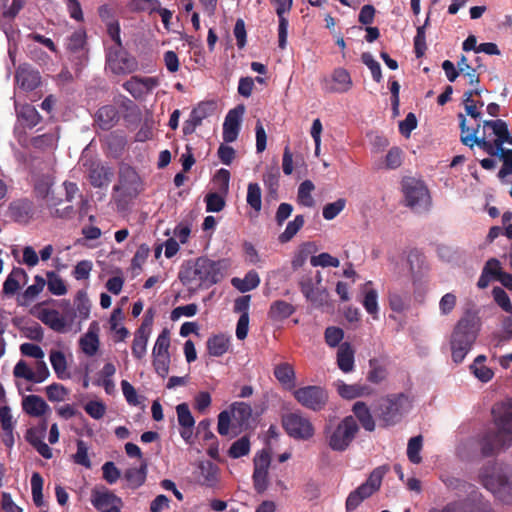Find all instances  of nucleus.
Wrapping results in <instances>:
<instances>
[{
    "label": "nucleus",
    "instance_id": "nucleus-18",
    "mask_svg": "<svg viewBox=\"0 0 512 512\" xmlns=\"http://www.w3.org/2000/svg\"><path fill=\"white\" fill-rule=\"evenodd\" d=\"M353 86V81L347 69L338 67L331 74V79H324L322 89L328 93H346Z\"/></svg>",
    "mask_w": 512,
    "mask_h": 512
},
{
    "label": "nucleus",
    "instance_id": "nucleus-28",
    "mask_svg": "<svg viewBox=\"0 0 512 512\" xmlns=\"http://www.w3.org/2000/svg\"><path fill=\"white\" fill-rule=\"evenodd\" d=\"M229 412L239 428L247 429L252 417V408L245 402H234L229 407Z\"/></svg>",
    "mask_w": 512,
    "mask_h": 512
},
{
    "label": "nucleus",
    "instance_id": "nucleus-12",
    "mask_svg": "<svg viewBox=\"0 0 512 512\" xmlns=\"http://www.w3.org/2000/svg\"><path fill=\"white\" fill-rule=\"evenodd\" d=\"M402 191L406 206L410 208L426 207L430 202L429 191L423 181L405 177L402 180Z\"/></svg>",
    "mask_w": 512,
    "mask_h": 512
},
{
    "label": "nucleus",
    "instance_id": "nucleus-5",
    "mask_svg": "<svg viewBox=\"0 0 512 512\" xmlns=\"http://www.w3.org/2000/svg\"><path fill=\"white\" fill-rule=\"evenodd\" d=\"M359 425L352 416L344 417L337 425L330 420L325 424L323 434L331 450L336 452L346 451L359 432Z\"/></svg>",
    "mask_w": 512,
    "mask_h": 512
},
{
    "label": "nucleus",
    "instance_id": "nucleus-54",
    "mask_svg": "<svg viewBox=\"0 0 512 512\" xmlns=\"http://www.w3.org/2000/svg\"><path fill=\"white\" fill-rule=\"evenodd\" d=\"M250 452V441L247 436H243L240 439L232 443L228 450V456L233 459H238L242 456L247 455Z\"/></svg>",
    "mask_w": 512,
    "mask_h": 512
},
{
    "label": "nucleus",
    "instance_id": "nucleus-22",
    "mask_svg": "<svg viewBox=\"0 0 512 512\" xmlns=\"http://www.w3.org/2000/svg\"><path fill=\"white\" fill-rule=\"evenodd\" d=\"M86 33L83 30L74 31L67 39L66 48L77 65L86 60Z\"/></svg>",
    "mask_w": 512,
    "mask_h": 512
},
{
    "label": "nucleus",
    "instance_id": "nucleus-55",
    "mask_svg": "<svg viewBox=\"0 0 512 512\" xmlns=\"http://www.w3.org/2000/svg\"><path fill=\"white\" fill-rule=\"evenodd\" d=\"M176 413L178 423L181 428H193L195 425V419L191 414L189 405L187 403H180L176 406Z\"/></svg>",
    "mask_w": 512,
    "mask_h": 512
},
{
    "label": "nucleus",
    "instance_id": "nucleus-19",
    "mask_svg": "<svg viewBox=\"0 0 512 512\" xmlns=\"http://www.w3.org/2000/svg\"><path fill=\"white\" fill-rule=\"evenodd\" d=\"M153 323V315L150 316L146 315L143 322L139 326V328L136 330L134 334V339L132 342V355L136 359H142L147 352V343L149 336L151 334V327Z\"/></svg>",
    "mask_w": 512,
    "mask_h": 512
},
{
    "label": "nucleus",
    "instance_id": "nucleus-11",
    "mask_svg": "<svg viewBox=\"0 0 512 512\" xmlns=\"http://www.w3.org/2000/svg\"><path fill=\"white\" fill-rule=\"evenodd\" d=\"M285 432L296 440H309L315 434V428L309 418L300 412H290L282 417Z\"/></svg>",
    "mask_w": 512,
    "mask_h": 512
},
{
    "label": "nucleus",
    "instance_id": "nucleus-4",
    "mask_svg": "<svg viewBox=\"0 0 512 512\" xmlns=\"http://www.w3.org/2000/svg\"><path fill=\"white\" fill-rule=\"evenodd\" d=\"M482 485L503 503H512V467L493 463L479 473Z\"/></svg>",
    "mask_w": 512,
    "mask_h": 512
},
{
    "label": "nucleus",
    "instance_id": "nucleus-50",
    "mask_svg": "<svg viewBox=\"0 0 512 512\" xmlns=\"http://www.w3.org/2000/svg\"><path fill=\"white\" fill-rule=\"evenodd\" d=\"M362 304L373 319L378 318V293L375 289H366Z\"/></svg>",
    "mask_w": 512,
    "mask_h": 512
},
{
    "label": "nucleus",
    "instance_id": "nucleus-46",
    "mask_svg": "<svg viewBox=\"0 0 512 512\" xmlns=\"http://www.w3.org/2000/svg\"><path fill=\"white\" fill-rule=\"evenodd\" d=\"M387 369L380 364L376 358L369 360V371L367 373V380L373 384H380L387 377Z\"/></svg>",
    "mask_w": 512,
    "mask_h": 512
},
{
    "label": "nucleus",
    "instance_id": "nucleus-26",
    "mask_svg": "<svg viewBox=\"0 0 512 512\" xmlns=\"http://www.w3.org/2000/svg\"><path fill=\"white\" fill-rule=\"evenodd\" d=\"M99 327L96 321H93L87 333L80 339V347L82 351L88 356H94L99 349Z\"/></svg>",
    "mask_w": 512,
    "mask_h": 512
},
{
    "label": "nucleus",
    "instance_id": "nucleus-60",
    "mask_svg": "<svg viewBox=\"0 0 512 512\" xmlns=\"http://www.w3.org/2000/svg\"><path fill=\"white\" fill-rule=\"evenodd\" d=\"M76 311L80 319L85 320L89 318L91 303L87 297V293L85 291H78L76 295Z\"/></svg>",
    "mask_w": 512,
    "mask_h": 512
},
{
    "label": "nucleus",
    "instance_id": "nucleus-17",
    "mask_svg": "<svg viewBox=\"0 0 512 512\" xmlns=\"http://www.w3.org/2000/svg\"><path fill=\"white\" fill-rule=\"evenodd\" d=\"M83 166L86 168L88 181L94 188L107 187L111 182L113 170L100 160H86Z\"/></svg>",
    "mask_w": 512,
    "mask_h": 512
},
{
    "label": "nucleus",
    "instance_id": "nucleus-24",
    "mask_svg": "<svg viewBox=\"0 0 512 512\" xmlns=\"http://www.w3.org/2000/svg\"><path fill=\"white\" fill-rule=\"evenodd\" d=\"M338 394L347 400L356 399L359 397H368L374 393V389L363 383L345 384L342 383L338 386Z\"/></svg>",
    "mask_w": 512,
    "mask_h": 512
},
{
    "label": "nucleus",
    "instance_id": "nucleus-39",
    "mask_svg": "<svg viewBox=\"0 0 512 512\" xmlns=\"http://www.w3.org/2000/svg\"><path fill=\"white\" fill-rule=\"evenodd\" d=\"M49 358L52 368L59 379L70 378V373L67 371L66 357L62 351H51Z\"/></svg>",
    "mask_w": 512,
    "mask_h": 512
},
{
    "label": "nucleus",
    "instance_id": "nucleus-45",
    "mask_svg": "<svg viewBox=\"0 0 512 512\" xmlns=\"http://www.w3.org/2000/svg\"><path fill=\"white\" fill-rule=\"evenodd\" d=\"M9 211L15 221L26 223L30 218L31 205L28 201H16L10 205Z\"/></svg>",
    "mask_w": 512,
    "mask_h": 512
},
{
    "label": "nucleus",
    "instance_id": "nucleus-59",
    "mask_svg": "<svg viewBox=\"0 0 512 512\" xmlns=\"http://www.w3.org/2000/svg\"><path fill=\"white\" fill-rule=\"evenodd\" d=\"M346 203L347 201L344 198H339L335 202L327 203L323 207V218L325 220H333L344 210Z\"/></svg>",
    "mask_w": 512,
    "mask_h": 512
},
{
    "label": "nucleus",
    "instance_id": "nucleus-29",
    "mask_svg": "<svg viewBox=\"0 0 512 512\" xmlns=\"http://www.w3.org/2000/svg\"><path fill=\"white\" fill-rule=\"evenodd\" d=\"M119 120V112L113 105H105L98 109L96 122L102 130H109Z\"/></svg>",
    "mask_w": 512,
    "mask_h": 512
},
{
    "label": "nucleus",
    "instance_id": "nucleus-42",
    "mask_svg": "<svg viewBox=\"0 0 512 512\" xmlns=\"http://www.w3.org/2000/svg\"><path fill=\"white\" fill-rule=\"evenodd\" d=\"M56 138L54 134H42L34 137V149H49L46 160V166H52L54 162L53 149L55 148Z\"/></svg>",
    "mask_w": 512,
    "mask_h": 512
},
{
    "label": "nucleus",
    "instance_id": "nucleus-13",
    "mask_svg": "<svg viewBox=\"0 0 512 512\" xmlns=\"http://www.w3.org/2000/svg\"><path fill=\"white\" fill-rule=\"evenodd\" d=\"M13 375L17 389L23 395V411L32 416V394L24 395L25 392L32 391V368L24 360H20L13 369Z\"/></svg>",
    "mask_w": 512,
    "mask_h": 512
},
{
    "label": "nucleus",
    "instance_id": "nucleus-47",
    "mask_svg": "<svg viewBox=\"0 0 512 512\" xmlns=\"http://www.w3.org/2000/svg\"><path fill=\"white\" fill-rule=\"evenodd\" d=\"M0 424L1 428L4 431L5 437L3 441L9 445L13 443V423H12V415L10 408L8 406H3L0 408Z\"/></svg>",
    "mask_w": 512,
    "mask_h": 512
},
{
    "label": "nucleus",
    "instance_id": "nucleus-32",
    "mask_svg": "<svg viewBox=\"0 0 512 512\" xmlns=\"http://www.w3.org/2000/svg\"><path fill=\"white\" fill-rule=\"evenodd\" d=\"M273 374L278 382L285 388L292 389L295 387L296 374L291 364L283 362L276 365Z\"/></svg>",
    "mask_w": 512,
    "mask_h": 512
},
{
    "label": "nucleus",
    "instance_id": "nucleus-43",
    "mask_svg": "<svg viewBox=\"0 0 512 512\" xmlns=\"http://www.w3.org/2000/svg\"><path fill=\"white\" fill-rule=\"evenodd\" d=\"M305 224L304 215H296L292 221L287 223L285 230L279 235L278 240L284 244L291 241Z\"/></svg>",
    "mask_w": 512,
    "mask_h": 512
},
{
    "label": "nucleus",
    "instance_id": "nucleus-20",
    "mask_svg": "<svg viewBox=\"0 0 512 512\" xmlns=\"http://www.w3.org/2000/svg\"><path fill=\"white\" fill-rule=\"evenodd\" d=\"M245 112L244 105L240 104L235 108L231 109L224 120L223 123V140L226 143L234 142L240 131V124Z\"/></svg>",
    "mask_w": 512,
    "mask_h": 512
},
{
    "label": "nucleus",
    "instance_id": "nucleus-52",
    "mask_svg": "<svg viewBox=\"0 0 512 512\" xmlns=\"http://www.w3.org/2000/svg\"><path fill=\"white\" fill-rule=\"evenodd\" d=\"M314 188L315 187L312 181H303L298 188V202L306 207H312L314 205V200L313 197L311 196V192L314 190Z\"/></svg>",
    "mask_w": 512,
    "mask_h": 512
},
{
    "label": "nucleus",
    "instance_id": "nucleus-61",
    "mask_svg": "<svg viewBox=\"0 0 512 512\" xmlns=\"http://www.w3.org/2000/svg\"><path fill=\"white\" fill-rule=\"evenodd\" d=\"M213 106V102H201L191 111L190 117L193 119L194 123L201 125L203 119L212 114Z\"/></svg>",
    "mask_w": 512,
    "mask_h": 512
},
{
    "label": "nucleus",
    "instance_id": "nucleus-10",
    "mask_svg": "<svg viewBox=\"0 0 512 512\" xmlns=\"http://www.w3.org/2000/svg\"><path fill=\"white\" fill-rule=\"evenodd\" d=\"M296 401L304 408L313 412H320L329 401L328 391L318 385L303 386L293 391Z\"/></svg>",
    "mask_w": 512,
    "mask_h": 512
},
{
    "label": "nucleus",
    "instance_id": "nucleus-14",
    "mask_svg": "<svg viewBox=\"0 0 512 512\" xmlns=\"http://www.w3.org/2000/svg\"><path fill=\"white\" fill-rule=\"evenodd\" d=\"M107 67L117 75L129 74L137 69V61L123 46H111L106 52Z\"/></svg>",
    "mask_w": 512,
    "mask_h": 512
},
{
    "label": "nucleus",
    "instance_id": "nucleus-58",
    "mask_svg": "<svg viewBox=\"0 0 512 512\" xmlns=\"http://www.w3.org/2000/svg\"><path fill=\"white\" fill-rule=\"evenodd\" d=\"M403 151L399 147H392L385 156L384 167L388 170H395L402 165Z\"/></svg>",
    "mask_w": 512,
    "mask_h": 512
},
{
    "label": "nucleus",
    "instance_id": "nucleus-8",
    "mask_svg": "<svg viewBox=\"0 0 512 512\" xmlns=\"http://www.w3.org/2000/svg\"><path fill=\"white\" fill-rule=\"evenodd\" d=\"M458 119L461 130L460 140L462 144L470 148L477 145L491 157H495L497 155L500 148L497 144V137L493 142L486 140L485 136L478 137L477 134L481 127L480 122H478L475 127H468L466 124V116L463 113L458 114Z\"/></svg>",
    "mask_w": 512,
    "mask_h": 512
},
{
    "label": "nucleus",
    "instance_id": "nucleus-44",
    "mask_svg": "<svg viewBox=\"0 0 512 512\" xmlns=\"http://www.w3.org/2000/svg\"><path fill=\"white\" fill-rule=\"evenodd\" d=\"M200 482L207 487H214L218 482V467L207 462L200 465Z\"/></svg>",
    "mask_w": 512,
    "mask_h": 512
},
{
    "label": "nucleus",
    "instance_id": "nucleus-31",
    "mask_svg": "<svg viewBox=\"0 0 512 512\" xmlns=\"http://www.w3.org/2000/svg\"><path fill=\"white\" fill-rule=\"evenodd\" d=\"M295 311L296 308L292 304L284 300H276L272 302L269 307L268 318L273 322H282L289 318Z\"/></svg>",
    "mask_w": 512,
    "mask_h": 512
},
{
    "label": "nucleus",
    "instance_id": "nucleus-30",
    "mask_svg": "<svg viewBox=\"0 0 512 512\" xmlns=\"http://www.w3.org/2000/svg\"><path fill=\"white\" fill-rule=\"evenodd\" d=\"M473 89H469L464 92L462 97V103L464 105V109L466 115L472 117L475 120H480L482 117V113L476 110L475 97H481L484 89L480 88L478 85H474Z\"/></svg>",
    "mask_w": 512,
    "mask_h": 512
},
{
    "label": "nucleus",
    "instance_id": "nucleus-57",
    "mask_svg": "<svg viewBox=\"0 0 512 512\" xmlns=\"http://www.w3.org/2000/svg\"><path fill=\"white\" fill-rule=\"evenodd\" d=\"M422 436L418 435L412 437L408 441L407 445V457L413 464H419L422 461V457L420 456V451L422 449Z\"/></svg>",
    "mask_w": 512,
    "mask_h": 512
},
{
    "label": "nucleus",
    "instance_id": "nucleus-7",
    "mask_svg": "<svg viewBox=\"0 0 512 512\" xmlns=\"http://www.w3.org/2000/svg\"><path fill=\"white\" fill-rule=\"evenodd\" d=\"M388 465H382L375 468L369 475L365 483L361 484L354 491L350 492L346 499V510L352 512L375 491H377L382 483L383 477L389 471Z\"/></svg>",
    "mask_w": 512,
    "mask_h": 512
},
{
    "label": "nucleus",
    "instance_id": "nucleus-37",
    "mask_svg": "<svg viewBox=\"0 0 512 512\" xmlns=\"http://www.w3.org/2000/svg\"><path fill=\"white\" fill-rule=\"evenodd\" d=\"M231 284L240 292L245 293L258 287L260 284V277L256 271L251 270L247 272L245 277L242 279L237 277L232 278Z\"/></svg>",
    "mask_w": 512,
    "mask_h": 512
},
{
    "label": "nucleus",
    "instance_id": "nucleus-9",
    "mask_svg": "<svg viewBox=\"0 0 512 512\" xmlns=\"http://www.w3.org/2000/svg\"><path fill=\"white\" fill-rule=\"evenodd\" d=\"M298 285L303 296L313 305L323 306L326 303L328 293L322 286V275L320 271L310 270L304 273L300 277Z\"/></svg>",
    "mask_w": 512,
    "mask_h": 512
},
{
    "label": "nucleus",
    "instance_id": "nucleus-15",
    "mask_svg": "<svg viewBox=\"0 0 512 512\" xmlns=\"http://www.w3.org/2000/svg\"><path fill=\"white\" fill-rule=\"evenodd\" d=\"M119 184L113 187L114 191H123L125 196L137 197L143 190L142 180L134 167L129 164L119 165Z\"/></svg>",
    "mask_w": 512,
    "mask_h": 512
},
{
    "label": "nucleus",
    "instance_id": "nucleus-38",
    "mask_svg": "<svg viewBox=\"0 0 512 512\" xmlns=\"http://www.w3.org/2000/svg\"><path fill=\"white\" fill-rule=\"evenodd\" d=\"M22 96L15 97V110L17 113V124L16 125H25L28 129L32 128V107L26 103L21 101Z\"/></svg>",
    "mask_w": 512,
    "mask_h": 512
},
{
    "label": "nucleus",
    "instance_id": "nucleus-1",
    "mask_svg": "<svg viewBox=\"0 0 512 512\" xmlns=\"http://www.w3.org/2000/svg\"><path fill=\"white\" fill-rule=\"evenodd\" d=\"M225 267L224 260L214 261L202 256L182 266L178 277L184 285L208 289L222 281Z\"/></svg>",
    "mask_w": 512,
    "mask_h": 512
},
{
    "label": "nucleus",
    "instance_id": "nucleus-41",
    "mask_svg": "<svg viewBox=\"0 0 512 512\" xmlns=\"http://www.w3.org/2000/svg\"><path fill=\"white\" fill-rule=\"evenodd\" d=\"M485 361H486L485 355H478L475 358L473 364L470 366L471 372L481 382H488L494 376V372L492 371V369L487 367L486 365H484Z\"/></svg>",
    "mask_w": 512,
    "mask_h": 512
},
{
    "label": "nucleus",
    "instance_id": "nucleus-36",
    "mask_svg": "<svg viewBox=\"0 0 512 512\" xmlns=\"http://www.w3.org/2000/svg\"><path fill=\"white\" fill-rule=\"evenodd\" d=\"M338 367L344 372H351L354 368V351L349 343L342 344L337 352Z\"/></svg>",
    "mask_w": 512,
    "mask_h": 512
},
{
    "label": "nucleus",
    "instance_id": "nucleus-34",
    "mask_svg": "<svg viewBox=\"0 0 512 512\" xmlns=\"http://www.w3.org/2000/svg\"><path fill=\"white\" fill-rule=\"evenodd\" d=\"M483 126L492 129L493 134L497 136L498 146H503L504 143L512 145V136H510L508 125L504 120H485Z\"/></svg>",
    "mask_w": 512,
    "mask_h": 512
},
{
    "label": "nucleus",
    "instance_id": "nucleus-63",
    "mask_svg": "<svg viewBox=\"0 0 512 512\" xmlns=\"http://www.w3.org/2000/svg\"><path fill=\"white\" fill-rule=\"evenodd\" d=\"M361 60L370 69L373 80L377 83H380L382 81V71L380 64L369 52L362 53Z\"/></svg>",
    "mask_w": 512,
    "mask_h": 512
},
{
    "label": "nucleus",
    "instance_id": "nucleus-53",
    "mask_svg": "<svg viewBox=\"0 0 512 512\" xmlns=\"http://www.w3.org/2000/svg\"><path fill=\"white\" fill-rule=\"evenodd\" d=\"M458 69L465 77L468 78V84L471 86L479 85L480 75L477 73V68L471 67L467 63V58L462 55L457 63Z\"/></svg>",
    "mask_w": 512,
    "mask_h": 512
},
{
    "label": "nucleus",
    "instance_id": "nucleus-23",
    "mask_svg": "<svg viewBox=\"0 0 512 512\" xmlns=\"http://www.w3.org/2000/svg\"><path fill=\"white\" fill-rule=\"evenodd\" d=\"M28 282V275L24 269L15 267L7 276L3 284V294L5 296H14L22 285Z\"/></svg>",
    "mask_w": 512,
    "mask_h": 512
},
{
    "label": "nucleus",
    "instance_id": "nucleus-48",
    "mask_svg": "<svg viewBox=\"0 0 512 512\" xmlns=\"http://www.w3.org/2000/svg\"><path fill=\"white\" fill-rule=\"evenodd\" d=\"M247 204L257 213L262 208V192L258 183H249L247 187Z\"/></svg>",
    "mask_w": 512,
    "mask_h": 512
},
{
    "label": "nucleus",
    "instance_id": "nucleus-16",
    "mask_svg": "<svg viewBox=\"0 0 512 512\" xmlns=\"http://www.w3.org/2000/svg\"><path fill=\"white\" fill-rule=\"evenodd\" d=\"M53 183L52 166H46V171L34 179V197L41 199L47 207H55L61 203V199L54 196Z\"/></svg>",
    "mask_w": 512,
    "mask_h": 512
},
{
    "label": "nucleus",
    "instance_id": "nucleus-56",
    "mask_svg": "<svg viewBox=\"0 0 512 512\" xmlns=\"http://www.w3.org/2000/svg\"><path fill=\"white\" fill-rule=\"evenodd\" d=\"M47 287L49 292L54 295L61 296L66 294L67 287L63 279L54 271L47 273Z\"/></svg>",
    "mask_w": 512,
    "mask_h": 512
},
{
    "label": "nucleus",
    "instance_id": "nucleus-62",
    "mask_svg": "<svg viewBox=\"0 0 512 512\" xmlns=\"http://www.w3.org/2000/svg\"><path fill=\"white\" fill-rule=\"evenodd\" d=\"M170 347V332L168 329H163L158 335L155 345L152 350V355L169 354Z\"/></svg>",
    "mask_w": 512,
    "mask_h": 512
},
{
    "label": "nucleus",
    "instance_id": "nucleus-49",
    "mask_svg": "<svg viewBox=\"0 0 512 512\" xmlns=\"http://www.w3.org/2000/svg\"><path fill=\"white\" fill-rule=\"evenodd\" d=\"M474 505L468 501H452L442 508L432 507L428 512H473Z\"/></svg>",
    "mask_w": 512,
    "mask_h": 512
},
{
    "label": "nucleus",
    "instance_id": "nucleus-40",
    "mask_svg": "<svg viewBox=\"0 0 512 512\" xmlns=\"http://www.w3.org/2000/svg\"><path fill=\"white\" fill-rule=\"evenodd\" d=\"M229 348V338L223 334L214 335L207 340V350L211 356L220 357Z\"/></svg>",
    "mask_w": 512,
    "mask_h": 512
},
{
    "label": "nucleus",
    "instance_id": "nucleus-51",
    "mask_svg": "<svg viewBox=\"0 0 512 512\" xmlns=\"http://www.w3.org/2000/svg\"><path fill=\"white\" fill-rule=\"evenodd\" d=\"M496 156H498L503 162V165L498 172V178L504 179L508 175L512 174V149L500 146L499 152Z\"/></svg>",
    "mask_w": 512,
    "mask_h": 512
},
{
    "label": "nucleus",
    "instance_id": "nucleus-25",
    "mask_svg": "<svg viewBox=\"0 0 512 512\" xmlns=\"http://www.w3.org/2000/svg\"><path fill=\"white\" fill-rule=\"evenodd\" d=\"M351 411L356 421H359L364 430L373 432L376 428L375 420L371 414L370 408L363 401H356Z\"/></svg>",
    "mask_w": 512,
    "mask_h": 512
},
{
    "label": "nucleus",
    "instance_id": "nucleus-33",
    "mask_svg": "<svg viewBox=\"0 0 512 512\" xmlns=\"http://www.w3.org/2000/svg\"><path fill=\"white\" fill-rule=\"evenodd\" d=\"M147 467V461L143 459L140 467L128 468L124 472V479L129 488L137 489L144 484L147 477Z\"/></svg>",
    "mask_w": 512,
    "mask_h": 512
},
{
    "label": "nucleus",
    "instance_id": "nucleus-35",
    "mask_svg": "<svg viewBox=\"0 0 512 512\" xmlns=\"http://www.w3.org/2000/svg\"><path fill=\"white\" fill-rule=\"evenodd\" d=\"M15 97L22 96L32 91V72L26 67H19L15 74Z\"/></svg>",
    "mask_w": 512,
    "mask_h": 512
},
{
    "label": "nucleus",
    "instance_id": "nucleus-21",
    "mask_svg": "<svg viewBox=\"0 0 512 512\" xmlns=\"http://www.w3.org/2000/svg\"><path fill=\"white\" fill-rule=\"evenodd\" d=\"M91 503L101 512L121 508L123 505L121 498L106 488H102L101 490L94 489L91 494Z\"/></svg>",
    "mask_w": 512,
    "mask_h": 512
},
{
    "label": "nucleus",
    "instance_id": "nucleus-64",
    "mask_svg": "<svg viewBox=\"0 0 512 512\" xmlns=\"http://www.w3.org/2000/svg\"><path fill=\"white\" fill-rule=\"evenodd\" d=\"M205 203L207 212H220L225 207L224 197L216 192L208 193L205 196Z\"/></svg>",
    "mask_w": 512,
    "mask_h": 512
},
{
    "label": "nucleus",
    "instance_id": "nucleus-3",
    "mask_svg": "<svg viewBox=\"0 0 512 512\" xmlns=\"http://www.w3.org/2000/svg\"><path fill=\"white\" fill-rule=\"evenodd\" d=\"M479 332L478 317L467 312L461 317L451 334L450 345L452 359L455 363H461L471 350Z\"/></svg>",
    "mask_w": 512,
    "mask_h": 512
},
{
    "label": "nucleus",
    "instance_id": "nucleus-6",
    "mask_svg": "<svg viewBox=\"0 0 512 512\" xmlns=\"http://www.w3.org/2000/svg\"><path fill=\"white\" fill-rule=\"evenodd\" d=\"M409 408V399L404 393L390 394L380 399L376 413L383 426L389 427L399 423Z\"/></svg>",
    "mask_w": 512,
    "mask_h": 512
},
{
    "label": "nucleus",
    "instance_id": "nucleus-2",
    "mask_svg": "<svg viewBox=\"0 0 512 512\" xmlns=\"http://www.w3.org/2000/svg\"><path fill=\"white\" fill-rule=\"evenodd\" d=\"M512 443V402L503 405L495 416V427L488 429L480 440V450L484 457L497 455L500 450Z\"/></svg>",
    "mask_w": 512,
    "mask_h": 512
},
{
    "label": "nucleus",
    "instance_id": "nucleus-27",
    "mask_svg": "<svg viewBox=\"0 0 512 512\" xmlns=\"http://www.w3.org/2000/svg\"><path fill=\"white\" fill-rule=\"evenodd\" d=\"M37 318L58 333L67 331V324L64 317L56 310L41 309L37 313Z\"/></svg>",
    "mask_w": 512,
    "mask_h": 512
}]
</instances>
